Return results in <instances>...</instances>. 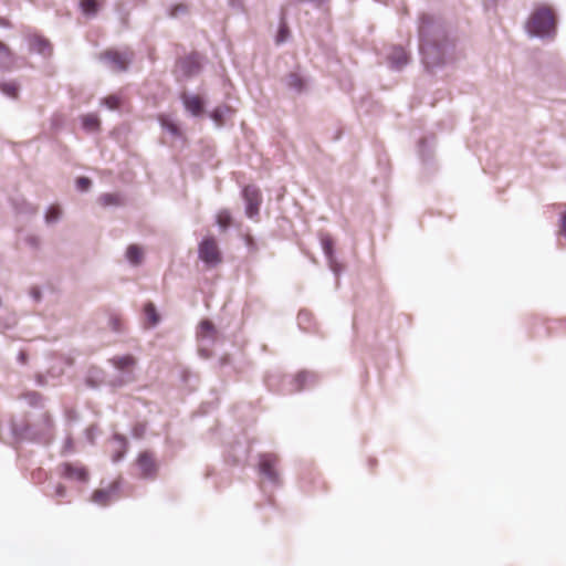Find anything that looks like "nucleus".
I'll return each instance as SVG.
<instances>
[{
  "label": "nucleus",
  "mask_w": 566,
  "mask_h": 566,
  "mask_svg": "<svg viewBox=\"0 0 566 566\" xmlns=\"http://www.w3.org/2000/svg\"><path fill=\"white\" fill-rule=\"evenodd\" d=\"M526 29L532 35L554 36L556 31V17L552 8L541 6L531 14Z\"/></svg>",
  "instance_id": "f257e3e1"
},
{
  "label": "nucleus",
  "mask_w": 566,
  "mask_h": 566,
  "mask_svg": "<svg viewBox=\"0 0 566 566\" xmlns=\"http://www.w3.org/2000/svg\"><path fill=\"white\" fill-rule=\"evenodd\" d=\"M436 25L433 18L430 15H422L420 19V25H419V36H420V51L423 54V57L426 62L436 64L439 63L441 60L440 57H432L431 54L437 50L440 51V49L437 46L436 43H433L430 40L431 34L434 32Z\"/></svg>",
  "instance_id": "f03ea898"
},
{
  "label": "nucleus",
  "mask_w": 566,
  "mask_h": 566,
  "mask_svg": "<svg viewBox=\"0 0 566 566\" xmlns=\"http://www.w3.org/2000/svg\"><path fill=\"white\" fill-rule=\"evenodd\" d=\"M137 475L142 479H155L158 473V463L153 452H140L134 463Z\"/></svg>",
  "instance_id": "7ed1b4c3"
},
{
  "label": "nucleus",
  "mask_w": 566,
  "mask_h": 566,
  "mask_svg": "<svg viewBox=\"0 0 566 566\" xmlns=\"http://www.w3.org/2000/svg\"><path fill=\"white\" fill-rule=\"evenodd\" d=\"M199 258L209 266H216L222 261V255L214 238H205L198 248Z\"/></svg>",
  "instance_id": "20e7f679"
},
{
  "label": "nucleus",
  "mask_w": 566,
  "mask_h": 566,
  "mask_svg": "<svg viewBox=\"0 0 566 566\" xmlns=\"http://www.w3.org/2000/svg\"><path fill=\"white\" fill-rule=\"evenodd\" d=\"M101 60L105 61L109 67L115 72H124L127 70L128 64L132 61L133 52L106 50L99 55Z\"/></svg>",
  "instance_id": "39448f33"
},
{
  "label": "nucleus",
  "mask_w": 566,
  "mask_h": 566,
  "mask_svg": "<svg viewBox=\"0 0 566 566\" xmlns=\"http://www.w3.org/2000/svg\"><path fill=\"white\" fill-rule=\"evenodd\" d=\"M59 473L62 478L86 483L90 479V472L86 467L81 463L64 462L59 465Z\"/></svg>",
  "instance_id": "423d86ee"
},
{
  "label": "nucleus",
  "mask_w": 566,
  "mask_h": 566,
  "mask_svg": "<svg viewBox=\"0 0 566 566\" xmlns=\"http://www.w3.org/2000/svg\"><path fill=\"white\" fill-rule=\"evenodd\" d=\"M279 459L275 454L266 453L260 457V472L265 475L269 480L276 482L277 481V465Z\"/></svg>",
  "instance_id": "0eeeda50"
},
{
  "label": "nucleus",
  "mask_w": 566,
  "mask_h": 566,
  "mask_svg": "<svg viewBox=\"0 0 566 566\" xmlns=\"http://www.w3.org/2000/svg\"><path fill=\"white\" fill-rule=\"evenodd\" d=\"M117 492V484L113 483L107 489H97L92 494V502H94L97 505L106 506L108 505L113 499L115 497Z\"/></svg>",
  "instance_id": "6e6552de"
},
{
  "label": "nucleus",
  "mask_w": 566,
  "mask_h": 566,
  "mask_svg": "<svg viewBox=\"0 0 566 566\" xmlns=\"http://www.w3.org/2000/svg\"><path fill=\"white\" fill-rule=\"evenodd\" d=\"M30 50L42 54L44 56L51 55L52 45L51 43L43 36L33 34L29 38Z\"/></svg>",
  "instance_id": "1a4fd4ad"
},
{
  "label": "nucleus",
  "mask_w": 566,
  "mask_h": 566,
  "mask_svg": "<svg viewBox=\"0 0 566 566\" xmlns=\"http://www.w3.org/2000/svg\"><path fill=\"white\" fill-rule=\"evenodd\" d=\"M181 101L188 112L193 116H199L203 112V99L199 95H188L184 93Z\"/></svg>",
  "instance_id": "9d476101"
},
{
  "label": "nucleus",
  "mask_w": 566,
  "mask_h": 566,
  "mask_svg": "<svg viewBox=\"0 0 566 566\" xmlns=\"http://www.w3.org/2000/svg\"><path fill=\"white\" fill-rule=\"evenodd\" d=\"M243 193L248 202L247 213L249 217H253L259 210L260 192L254 187H245Z\"/></svg>",
  "instance_id": "9b49d317"
},
{
  "label": "nucleus",
  "mask_w": 566,
  "mask_h": 566,
  "mask_svg": "<svg viewBox=\"0 0 566 566\" xmlns=\"http://www.w3.org/2000/svg\"><path fill=\"white\" fill-rule=\"evenodd\" d=\"M178 67L185 76H192L200 70V61L197 55L192 54L178 62Z\"/></svg>",
  "instance_id": "f8f14e48"
},
{
  "label": "nucleus",
  "mask_w": 566,
  "mask_h": 566,
  "mask_svg": "<svg viewBox=\"0 0 566 566\" xmlns=\"http://www.w3.org/2000/svg\"><path fill=\"white\" fill-rule=\"evenodd\" d=\"M14 55L11 50L0 42V71L11 70L14 65Z\"/></svg>",
  "instance_id": "ddd939ff"
},
{
  "label": "nucleus",
  "mask_w": 566,
  "mask_h": 566,
  "mask_svg": "<svg viewBox=\"0 0 566 566\" xmlns=\"http://www.w3.org/2000/svg\"><path fill=\"white\" fill-rule=\"evenodd\" d=\"M114 367L119 370H130L136 365V359L132 355L115 356L111 359Z\"/></svg>",
  "instance_id": "4468645a"
},
{
  "label": "nucleus",
  "mask_w": 566,
  "mask_h": 566,
  "mask_svg": "<svg viewBox=\"0 0 566 566\" xmlns=\"http://www.w3.org/2000/svg\"><path fill=\"white\" fill-rule=\"evenodd\" d=\"M126 258L132 264L138 265L144 259V250L137 244H130L126 250Z\"/></svg>",
  "instance_id": "2eb2a0df"
},
{
  "label": "nucleus",
  "mask_w": 566,
  "mask_h": 566,
  "mask_svg": "<svg viewBox=\"0 0 566 566\" xmlns=\"http://www.w3.org/2000/svg\"><path fill=\"white\" fill-rule=\"evenodd\" d=\"M285 81H286V85L290 88L295 90L296 92H302L305 87V82H304L303 77L297 73H290L286 76Z\"/></svg>",
  "instance_id": "dca6fc26"
},
{
  "label": "nucleus",
  "mask_w": 566,
  "mask_h": 566,
  "mask_svg": "<svg viewBox=\"0 0 566 566\" xmlns=\"http://www.w3.org/2000/svg\"><path fill=\"white\" fill-rule=\"evenodd\" d=\"M198 336L200 338H211V339L214 338L216 328H214L213 324L208 319L202 321L199 324Z\"/></svg>",
  "instance_id": "f3484780"
},
{
  "label": "nucleus",
  "mask_w": 566,
  "mask_h": 566,
  "mask_svg": "<svg viewBox=\"0 0 566 566\" xmlns=\"http://www.w3.org/2000/svg\"><path fill=\"white\" fill-rule=\"evenodd\" d=\"M144 313L148 321L149 326H155L159 323L160 316L157 313V310L153 303H146L144 306Z\"/></svg>",
  "instance_id": "a211bd4d"
},
{
  "label": "nucleus",
  "mask_w": 566,
  "mask_h": 566,
  "mask_svg": "<svg viewBox=\"0 0 566 566\" xmlns=\"http://www.w3.org/2000/svg\"><path fill=\"white\" fill-rule=\"evenodd\" d=\"M83 127L90 132L97 130L99 127V119L95 114H87L82 118Z\"/></svg>",
  "instance_id": "6ab92c4d"
},
{
  "label": "nucleus",
  "mask_w": 566,
  "mask_h": 566,
  "mask_svg": "<svg viewBox=\"0 0 566 566\" xmlns=\"http://www.w3.org/2000/svg\"><path fill=\"white\" fill-rule=\"evenodd\" d=\"M390 60L397 67H401L408 61L407 53L403 49H395L390 55Z\"/></svg>",
  "instance_id": "aec40b11"
},
{
  "label": "nucleus",
  "mask_w": 566,
  "mask_h": 566,
  "mask_svg": "<svg viewBox=\"0 0 566 566\" xmlns=\"http://www.w3.org/2000/svg\"><path fill=\"white\" fill-rule=\"evenodd\" d=\"M0 91L12 98H17L19 95V86L15 82L1 83Z\"/></svg>",
  "instance_id": "412c9836"
},
{
  "label": "nucleus",
  "mask_w": 566,
  "mask_h": 566,
  "mask_svg": "<svg viewBox=\"0 0 566 566\" xmlns=\"http://www.w3.org/2000/svg\"><path fill=\"white\" fill-rule=\"evenodd\" d=\"M98 201L103 207L118 206L122 203L119 196L116 193H104L98 198Z\"/></svg>",
  "instance_id": "4be33fe9"
},
{
  "label": "nucleus",
  "mask_w": 566,
  "mask_h": 566,
  "mask_svg": "<svg viewBox=\"0 0 566 566\" xmlns=\"http://www.w3.org/2000/svg\"><path fill=\"white\" fill-rule=\"evenodd\" d=\"M123 318L119 314L111 312L108 314V326L114 332H120L123 329Z\"/></svg>",
  "instance_id": "5701e85b"
},
{
  "label": "nucleus",
  "mask_w": 566,
  "mask_h": 566,
  "mask_svg": "<svg viewBox=\"0 0 566 566\" xmlns=\"http://www.w3.org/2000/svg\"><path fill=\"white\" fill-rule=\"evenodd\" d=\"M232 222L231 214L228 210H220L217 213V223L222 229L226 230Z\"/></svg>",
  "instance_id": "b1692460"
},
{
  "label": "nucleus",
  "mask_w": 566,
  "mask_h": 566,
  "mask_svg": "<svg viewBox=\"0 0 566 566\" xmlns=\"http://www.w3.org/2000/svg\"><path fill=\"white\" fill-rule=\"evenodd\" d=\"M321 244H322V248H323V251L324 253L326 254V256L329 259V261L332 262V258H333V248H334V242H333V239L329 237V235H323L321 238Z\"/></svg>",
  "instance_id": "393cba45"
},
{
  "label": "nucleus",
  "mask_w": 566,
  "mask_h": 566,
  "mask_svg": "<svg viewBox=\"0 0 566 566\" xmlns=\"http://www.w3.org/2000/svg\"><path fill=\"white\" fill-rule=\"evenodd\" d=\"M81 9L85 14H95L97 12L96 0H82Z\"/></svg>",
  "instance_id": "a878e982"
},
{
  "label": "nucleus",
  "mask_w": 566,
  "mask_h": 566,
  "mask_svg": "<svg viewBox=\"0 0 566 566\" xmlns=\"http://www.w3.org/2000/svg\"><path fill=\"white\" fill-rule=\"evenodd\" d=\"M61 213L62 211L59 206H51L45 213L46 222H55L61 217Z\"/></svg>",
  "instance_id": "bb28decb"
},
{
  "label": "nucleus",
  "mask_w": 566,
  "mask_h": 566,
  "mask_svg": "<svg viewBox=\"0 0 566 566\" xmlns=\"http://www.w3.org/2000/svg\"><path fill=\"white\" fill-rule=\"evenodd\" d=\"M103 103L109 108V109H117L120 106V98L116 95H109L103 99Z\"/></svg>",
  "instance_id": "cd10ccee"
},
{
  "label": "nucleus",
  "mask_w": 566,
  "mask_h": 566,
  "mask_svg": "<svg viewBox=\"0 0 566 566\" xmlns=\"http://www.w3.org/2000/svg\"><path fill=\"white\" fill-rule=\"evenodd\" d=\"M287 36H289V28H287L286 23L284 21H282L280 29H279L277 36H276V43L277 44L283 43L287 39Z\"/></svg>",
  "instance_id": "c85d7f7f"
},
{
  "label": "nucleus",
  "mask_w": 566,
  "mask_h": 566,
  "mask_svg": "<svg viewBox=\"0 0 566 566\" xmlns=\"http://www.w3.org/2000/svg\"><path fill=\"white\" fill-rule=\"evenodd\" d=\"M210 116L217 123L218 126H221L223 124L224 112L221 107L214 108Z\"/></svg>",
  "instance_id": "c756f323"
},
{
  "label": "nucleus",
  "mask_w": 566,
  "mask_h": 566,
  "mask_svg": "<svg viewBox=\"0 0 566 566\" xmlns=\"http://www.w3.org/2000/svg\"><path fill=\"white\" fill-rule=\"evenodd\" d=\"M76 187L81 191H86L91 187V180L86 177H80L76 180Z\"/></svg>",
  "instance_id": "7c9ffc66"
},
{
  "label": "nucleus",
  "mask_w": 566,
  "mask_h": 566,
  "mask_svg": "<svg viewBox=\"0 0 566 566\" xmlns=\"http://www.w3.org/2000/svg\"><path fill=\"white\" fill-rule=\"evenodd\" d=\"M187 10H188L187 6H186V4H182V3H180V4L175 6V7L171 9V11H170V15L175 18V17H178L180 13H185V12H187Z\"/></svg>",
  "instance_id": "2f4dec72"
},
{
  "label": "nucleus",
  "mask_w": 566,
  "mask_h": 566,
  "mask_svg": "<svg viewBox=\"0 0 566 566\" xmlns=\"http://www.w3.org/2000/svg\"><path fill=\"white\" fill-rule=\"evenodd\" d=\"M66 494V488L63 484H57L55 488V495L59 497H64Z\"/></svg>",
  "instance_id": "473e14b6"
},
{
  "label": "nucleus",
  "mask_w": 566,
  "mask_h": 566,
  "mask_svg": "<svg viewBox=\"0 0 566 566\" xmlns=\"http://www.w3.org/2000/svg\"><path fill=\"white\" fill-rule=\"evenodd\" d=\"M559 232L560 234L566 235V211L563 213L560 219Z\"/></svg>",
  "instance_id": "72a5a7b5"
},
{
  "label": "nucleus",
  "mask_w": 566,
  "mask_h": 566,
  "mask_svg": "<svg viewBox=\"0 0 566 566\" xmlns=\"http://www.w3.org/2000/svg\"><path fill=\"white\" fill-rule=\"evenodd\" d=\"M163 125L169 130L171 132L172 134H177L178 133V127L177 125H175L174 123H163Z\"/></svg>",
  "instance_id": "f704fd0d"
},
{
  "label": "nucleus",
  "mask_w": 566,
  "mask_h": 566,
  "mask_svg": "<svg viewBox=\"0 0 566 566\" xmlns=\"http://www.w3.org/2000/svg\"><path fill=\"white\" fill-rule=\"evenodd\" d=\"M18 358L21 364H25L28 360V355L25 352H20Z\"/></svg>",
  "instance_id": "c9c22d12"
},
{
  "label": "nucleus",
  "mask_w": 566,
  "mask_h": 566,
  "mask_svg": "<svg viewBox=\"0 0 566 566\" xmlns=\"http://www.w3.org/2000/svg\"><path fill=\"white\" fill-rule=\"evenodd\" d=\"M556 324H558L560 327L566 328V319H560V321L556 322Z\"/></svg>",
  "instance_id": "e433bc0d"
}]
</instances>
